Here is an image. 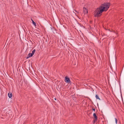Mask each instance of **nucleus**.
<instances>
[{
	"instance_id": "f257e3e1",
	"label": "nucleus",
	"mask_w": 124,
	"mask_h": 124,
	"mask_svg": "<svg viewBox=\"0 0 124 124\" xmlns=\"http://www.w3.org/2000/svg\"><path fill=\"white\" fill-rule=\"evenodd\" d=\"M110 3H104L102 4L95 11V16L98 17L100 16L103 12L106 11L108 9Z\"/></svg>"
},
{
	"instance_id": "f03ea898",
	"label": "nucleus",
	"mask_w": 124,
	"mask_h": 124,
	"mask_svg": "<svg viewBox=\"0 0 124 124\" xmlns=\"http://www.w3.org/2000/svg\"><path fill=\"white\" fill-rule=\"evenodd\" d=\"M97 117L96 114L95 113H93V124L95 123H96V124H97Z\"/></svg>"
},
{
	"instance_id": "7ed1b4c3",
	"label": "nucleus",
	"mask_w": 124,
	"mask_h": 124,
	"mask_svg": "<svg viewBox=\"0 0 124 124\" xmlns=\"http://www.w3.org/2000/svg\"><path fill=\"white\" fill-rule=\"evenodd\" d=\"M65 81L68 84L70 83L71 81L69 78H68L67 76H66L65 77Z\"/></svg>"
},
{
	"instance_id": "20e7f679",
	"label": "nucleus",
	"mask_w": 124,
	"mask_h": 124,
	"mask_svg": "<svg viewBox=\"0 0 124 124\" xmlns=\"http://www.w3.org/2000/svg\"><path fill=\"white\" fill-rule=\"evenodd\" d=\"M83 12L84 14L87 13H88L87 9L86 8L84 7L83 8Z\"/></svg>"
},
{
	"instance_id": "39448f33",
	"label": "nucleus",
	"mask_w": 124,
	"mask_h": 124,
	"mask_svg": "<svg viewBox=\"0 0 124 124\" xmlns=\"http://www.w3.org/2000/svg\"><path fill=\"white\" fill-rule=\"evenodd\" d=\"M33 54H32V53H29L28 54V56L27 57V58L28 59L30 57H31L33 56Z\"/></svg>"
},
{
	"instance_id": "423d86ee",
	"label": "nucleus",
	"mask_w": 124,
	"mask_h": 124,
	"mask_svg": "<svg viewBox=\"0 0 124 124\" xmlns=\"http://www.w3.org/2000/svg\"><path fill=\"white\" fill-rule=\"evenodd\" d=\"M12 94L11 93L9 92L8 93V96L9 98H11L12 97Z\"/></svg>"
},
{
	"instance_id": "0eeeda50",
	"label": "nucleus",
	"mask_w": 124,
	"mask_h": 124,
	"mask_svg": "<svg viewBox=\"0 0 124 124\" xmlns=\"http://www.w3.org/2000/svg\"><path fill=\"white\" fill-rule=\"evenodd\" d=\"M95 97H96V99H98L99 100H100V99L99 98V96L97 95H95Z\"/></svg>"
},
{
	"instance_id": "6e6552de",
	"label": "nucleus",
	"mask_w": 124,
	"mask_h": 124,
	"mask_svg": "<svg viewBox=\"0 0 124 124\" xmlns=\"http://www.w3.org/2000/svg\"><path fill=\"white\" fill-rule=\"evenodd\" d=\"M35 51H36V50L35 49H34V50H33L32 51V54H33V55L35 53Z\"/></svg>"
},
{
	"instance_id": "1a4fd4ad",
	"label": "nucleus",
	"mask_w": 124,
	"mask_h": 124,
	"mask_svg": "<svg viewBox=\"0 0 124 124\" xmlns=\"http://www.w3.org/2000/svg\"><path fill=\"white\" fill-rule=\"evenodd\" d=\"M32 23L35 26H36V23L33 21Z\"/></svg>"
},
{
	"instance_id": "9d476101",
	"label": "nucleus",
	"mask_w": 124,
	"mask_h": 124,
	"mask_svg": "<svg viewBox=\"0 0 124 124\" xmlns=\"http://www.w3.org/2000/svg\"><path fill=\"white\" fill-rule=\"evenodd\" d=\"M115 119L116 124H117V119L116 118H115Z\"/></svg>"
},
{
	"instance_id": "9b49d317",
	"label": "nucleus",
	"mask_w": 124,
	"mask_h": 124,
	"mask_svg": "<svg viewBox=\"0 0 124 124\" xmlns=\"http://www.w3.org/2000/svg\"><path fill=\"white\" fill-rule=\"evenodd\" d=\"M61 44L62 45V46H63V44H62L61 43Z\"/></svg>"
},
{
	"instance_id": "f8f14e48",
	"label": "nucleus",
	"mask_w": 124,
	"mask_h": 124,
	"mask_svg": "<svg viewBox=\"0 0 124 124\" xmlns=\"http://www.w3.org/2000/svg\"><path fill=\"white\" fill-rule=\"evenodd\" d=\"M74 11H75V12H77V11L76 10H74Z\"/></svg>"
},
{
	"instance_id": "ddd939ff",
	"label": "nucleus",
	"mask_w": 124,
	"mask_h": 124,
	"mask_svg": "<svg viewBox=\"0 0 124 124\" xmlns=\"http://www.w3.org/2000/svg\"><path fill=\"white\" fill-rule=\"evenodd\" d=\"M95 109H94V108H93V111H95Z\"/></svg>"
},
{
	"instance_id": "4468645a",
	"label": "nucleus",
	"mask_w": 124,
	"mask_h": 124,
	"mask_svg": "<svg viewBox=\"0 0 124 124\" xmlns=\"http://www.w3.org/2000/svg\"><path fill=\"white\" fill-rule=\"evenodd\" d=\"M92 109L93 110V107L92 108Z\"/></svg>"
},
{
	"instance_id": "2eb2a0df",
	"label": "nucleus",
	"mask_w": 124,
	"mask_h": 124,
	"mask_svg": "<svg viewBox=\"0 0 124 124\" xmlns=\"http://www.w3.org/2000/svg\"><path fill=\"white\" fill-rule=\"evenodd\" d=\"M54 99L55 100H56V98H54Z\"/></svg>"
},
{
	"instance_id": "dca6fc26",
	"label": "nucleus",
	"mask_w": 124,
	"mask_h": 124,
	"mask_svg": "<svg viewBox=\"0 0 124 124\" xmlns=\"http://www.w3.org/2000/svg\"><path fill=\"white\" fill-rule=\"evenodd\" d=\"M31 20H32V23L33 22V20H32V19H31Z\"/></svg>"
}]
</instances>
